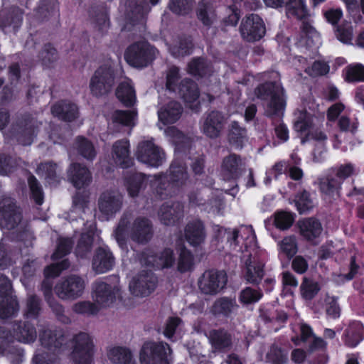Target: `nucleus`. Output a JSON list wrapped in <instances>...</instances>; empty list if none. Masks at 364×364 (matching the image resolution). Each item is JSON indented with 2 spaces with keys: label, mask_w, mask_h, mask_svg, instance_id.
<instances>
[{
  "label": "nucleus",
  "mask_w": 364,
  "mask_h": 364,
  "mask_svg": "<svg viewBox=\"0 0 364 364\" xmlns=\"http://www.w3.org/2000/svg\"><path fill=\"white\" fill-rule=\"evenodd\" d=\"M255 96L262 100H268L265 114L269 117L279 115L285 107L284 89L278 82H265L255 90Z\"/></svg>",
  "instance_id": "1"
},
{
  "label": "nucleus",
  "mask_w": 364,
  "mask_h": 364,
  "mask_svg": "<svg viewBox=\"0 0 364 364\" xmlns=\"http://www.w3.org/2000/svg\"><path fill=\"white\" fill-rule=\"evenodd\" d=\"M187 180L186 167L178 162H174L171 165L168 176H158L154 181V186L156 187L157 193L161 196H171L174 193L171 189L184 185Z\"/></svg>",
  "instance_id": "2"
},
{
  "label": "nucleus",
  "mask_w": 364,
  "mask_h": 364,
  "mask_svg": "<svg viewBox=\"0 0 364 364\" xmlns=\"http://www.w3.org/2000/svg\"><path fill=\"white\" fill-rule=\"evenodd\" d=\"M172 350L164 342H146L140 350L141 364H169Z\"/></svg>",
  "instance_id": "3"
},
{
  "label": "nucleus",
  "mask_w": 364,
  "mask_h": 364,
  "mask_svg": "<svg viewBox=\"0 0 364 364\" xmlns=\"http://www.w3.org/2000/svg\"><path fill=\"white\" fill-rule=\"evenodd\" d=\"M37 338V331L33 324L28 321H14L12 325V333L3 327H0V343L16 340L23 343H33Z\"/></svg>",
  "instance_id": "4"
},
{
  "label": "nucleus",
  "mask_w": 364,
  "mask_h": 364,
  "mask_svg": "<svg viewBox=\"0 0 364 364\" xmlns=\"http://www.w3.org/2000/svg\"><path fill=\"white\" fill-rule=\"evenodd\" d=\"M92 296L100 309L111 307L122 299V289L117 283L96 282L93 284Z\"/></svg>",
  "instance_id": "5"
},
{
  "label": "nucleus",
  "mask_w": 364,
  "mask_h": 364,
  "mask_svg": "<svg viewBox=\"0 0 364 364\" xmlns=\"http://www.w3.org/2000/svg\"><path fill=\"white\" fill-rule=\"evenodd\" d=\"M158 50L145 41L137 42L131 45L126 50V61L135 68L147 66L155 58Z\"/></svg>",
  "instance_id": "6"
},
{
  "label": "nucleus",
  "mask_w": 364,
  "mask_h": 364,
  "mask_svg": "<svg viewBox=\"0 0 364 364\" xmlns=\"http://www.w3.org/2000/svg\"><path fill=\"white\" fill-rule=\"evenodd\" d=\"M115 82L112 68L107 65L98 68L90 80V90L92 95L102 97L109 93Z\"/></svg>",
  "instance_id": "7"
},
{
  "label": "nucleus",
  "mask_w": 364,
  "mask_h": 364,
  "mask_svg": "<svg viewBox=\"0 0 364 364\" xmlns=\"http://www.w3.org/2000/svg\"><path fill=\"white\" fill-rule=\"evenodd\" d=\"M85 288V280L80 276L73 274L58 282L54 291L63 300H75L82 295Z\"/></svg>",
  "instance_id": "8"
},
{
  "label": "nucleus",
  "mask_w": 364,
  "mask_h": 364,
  "mask_svg": "<svg viewBox=\"0 0 364 364\" xmlns=\"http://www.w3.org/2000/svg\"><path fill=\"white\" fill-rule=\"evenodd\" d=\"M135 155L139 161L153 167L161 166L166 159L164 150L153 139L140 141Z\"/></svg>",
  "instance_id": "9"
},
{
  "label": "nucleus",
  "mask_w": 364,
  "mask_h": 364,
  "mask_svg": "<svg viewBox=\"0 0 364 364\" xmlns=\"http://www.w3.org/2000/svg\"><path fill=\"white\" fill-rule=\"evenodd\" d=\"M72 359L74 364H90L92 362L93 343L87 333H80L74 338Z\"/></svg>",
  "instance_id": "10"
},
{
  "label": "nucleus",
  "mask_w": 364,
  "mask_h": 364,
  "mask_svg": "<svg viewBox=\"0 0 364 364\" xmlns=\"http://www.w3.org/2000/svg\"><path fill=\"white\" fill-rule=\"evenodd\" d=\"M123 205V195L118 190H107L102 192L97 202L100 212L108 220L119 212Z\"/></svg>",
  "instance_id": "11"
},
{
  "label": "nucleus",
  "mask_w": 364,
  "mask_h": 364,
  "mask_svg": "<svg viewBox=\"0 0 364 364\" xmlns=\"http://www.w3.org/2000/svg\"><path fill=\"white\" fill-rule=\"evenodd\" d=\"M227 283V277L224 272L216 270L205 271L198 279V287L205 294H218Z\"/></svg>",
  "instance_id": "12"
},
{
  "label": "nucleus",
  "mask_w": 364,
  "mask_h": 364,
  "mask_svg": "<svg viewBox=\"0 0 364 364\" xmlns=\"http://www.w3.org/2000/svg\"><path fill=\"white\" fill-rule=\"evenodd\" d=\"M240 31L242 37L247 41H255L262 38L265 34V26L262 18L251 14L242 20Z\"/></svg>",
  "instance_id": "13"
},
{
  "label": "nucleus",
  "mask_w": 364,
  "mask_h": 364,
  "mask_svg": "<svg viewBox=\"0 0 364 364\" xmlns=\"http://www.w3.org/2000/svg\"><path fill=\"white\" fill-rule=\"evenodd\" d=\"M21 215L14 200L5 198L0 202V226L8 230L14 229L20 223Z\"/></svg>",
  "instance_id": "14"
},
{
  "label": "nucleus",
  "mask_w": 364,
  "mask_h": 364,
  "mask_svg": "<svg viewBox=\"0 0 364 364\" xmlns=\"http://www.w3.org/2000/svg\"><path fill=\"white\" fill-rule=\"evenodd\" d=\"M157 279L151 272H142L134 277L129 284L132 294L136 296L149 295L156 288Z\"/></svg>",
  "instance_id": "15"
},
{
  "label": "nucleus",
  "mask_w": 364,
  "mask_h": 364,
  "mask_svg": "<svg viewBox=\"0 0 364 364\" xmlns=\"http://www.w3.org/2000/svg\"><path fill=\"white\" fill-rule=\"evenodd\" d=\"M226 119L222 113L212 111L205 117L201 126L202 132L208 137L215 139L220 136Z\"/></svg>",
  "instance_id": "16"
},
{
  "label": "nucleus",
  "mask_w": 364,
  "mask_h": 364,
  "mask_svg": "<svg viewBox=\"0 0 364 364\" xmlns=\"http://www.w3.org/2000/svg\"><path fill=\"white\" fill-rule=\"evenodd\" d=\"M141 262L148 266L156 267L159 269L168 268L175 262L173 252L170 248H166L157 256L151 251H146L142 254Z\"/></svg>",
  "instance_id": "17"
},
{
  "label": "nucleus",
  "mask_w": 364,
  "mask_h": 364,
  "mask_svg": "<svg viewBox=\"0 0 364 364\" xmlns=\"http://www.w3.org/2000/svg\"><path fill=\"white\" fill-rule=\"evenodd\" d=\"M152 225L146 218H137L132 223L130 237L139 243L147 242L152 237Z\"/></svg>",
  "instance_id": "18"
},
{
  "label": "nucleus",
  "mask_w": 364,
  "mask_h": 364,
  "mask_svg": "<svg viewBox=\"0 0 364 364\" xmlns=\"http://www.w3.org/2000/svg\"><path fill=\"white\" fill-rule=\"evenodd\" d=\"M114 264V257L107 247L96 250L92 263L93 271L96 274H103L110 270Z\"/></svg>",
  "instance_id": "19"
},
{
  "label": "nucleus",
  "mask_w": 364,
  "mask_h": 364,
  "mask_svg": "<svg viewBox=\"0 0 364 364\" xmlns=\"http://www.w3.org/2000/svg\"><path fill=\"white\" fill-rule=\"evenodd\" d=\"M39 127L38 122L33 117L23 119L18 126L16 139L22 145H30L36 136Z\"/></svg>",
  "instance_id": "20"
},
{
  "label": "nucleus",
  "mask_w": 364,
  "mask_h": 364,
  "mask_svg": "<svg viewBox=\"0 0 364 364\" xmlns=\"http://www.w3.org/2000/svg\"><path fill=\"white\" fill-rule=\"evenodd\" d=\"M112 156L117 166L127 168L132 164L129 143L127 139L117 141L112 146Z\"/></svg>",
  "instance_id": "21"
},
{
  "label": "nucleus",
  "mask_w": 364,
  "mask_h": 364,
  "mask_svg": "<svg viewBox=\"0 0 364 364\" xmlns=\"http://www.w3.org/2000/svg\"><path fill=\"white\" fill-rule=\"evenodd\" d=\"M245 168V163L240 156L231 154L224 158L222 163V171L227 179L238 178Z\"/></svg>",
  "instance_id": "22"
},
{
  "label": "nucleus",
  "mask_w": 364,
  "mask_h": 364,
  "mask_svg": "<svg viewBox=\"0 0 364 364\" xmlns=\"http://www.w3.org/2000/svg\"><path fill=\"white\" fill-rule=\"evenodd\" d=\"M183 206L178 202L171 204L165 203L159 210V218L162 223L166 225L174 224L183 216Z\"/></svg>",
  "instance_id": "23"
},
{
  "label": "nucleus",
  "mask_w": 364,
  "mask_h": 364,
  "mask_svg": "<svg viewBox=\"0 0 364 364\" xmlns=\"http://www.w3.org/2000/svg\"><path fill=\"white\" fill-rule=\"evenodd\" d=\"M68 178L70 181L77 188H81L88 186L92 180L89 170L80 164H72L68 169Z\"/></svg>",
  "instance_id": "24"
},
{
  "label": "nucleus",
  "mask_w": 364,
  "mask_h": 364,
  "mask_svg": "<svg viewBox=\"0 0 364 364\" xmlns=\"http://www.w3.org/2000/svg\"><path fill=\"white\" fill-rule=\"evenodd\" d=\"M208 337L214 351L226 350L232 346V336L223 328L210 331Z\"/></svg>",
  "instance_id": "25"
},
{
  "label": "nucleus",
  "mask_w": 364,
  "mask_h": 364,
  "mask_svg": "<svg viewBox=\"0 0 364 364\" xmlns=\"http://www.w3.org/2000/svg\"><path fill=\"white\" fill-rule=\"evenodd\" d=\"M264 263L257 257L250 256L245 262L246 272L245 278L247 282L252 284L259 283L264 275Z\"/></svg>",
  "instance_id": "26"
},
{
  "label": "nucleus",
  "mask_w": 364,
  "mask_h": 364,
  "mask_svg": "<svg viewBox=\"0 0 364 364\" xmlns=\"http://www.w3.org/2000/svg\"><path fill=\"white\" fill-rule=\"evenodd\" d=\"M51 113L61 120L73 121L78 116V108L74 103L61 101L52 106Z\"/></svg>",
  "instance_id": "27"
},
{
  "label": "nucleus",
  "mask_w": 364,
  "mask_h": 364,
  "mask_svg": "<svg viewBox=\"0 0 364 364\" xmlns=\"http://www.w3.org/2000/svg\"><path fill=\"white\" fill-rule=\"evenodd\" d=\"M182 107L178 102L171 101L158 112L159 120L164 125L173 124L181 117Z\"/></svg>",
  "instance_id": "28"
},
{
  "label": "nucleus",
  "mask_w": 364,
  "mask_h": 364,
  "mask_svg": "<svg viewBox=\"0 0 364 364\" xmlns=\"http://www.w3.org/2000/svg\"><path fill=\"white\" fill-rule=\"evenodd\" d=\"M124 185L131 197H136L147 185V178L142 173L130 172L125 176Z\"/></svg>",
  "instance_id": "29"
},
{
  "label": "nucleus",
  "mask_w": 364,
  "mask_h": 364,
  "mask_svg": "<svg viewBox=\"0 0 364 364\" xmlns=\"http://www.w3.org/2000/svg\"><path fill=\"white\" fill-rule=\"evenodd\" d=\"M176 92L187 104L196 102L200 96L198 85L192 80L188 78L181 81Z\"/></svg>",
  "instance_id": "30"
},
{
  "label": "nucleus",
  "mask_w": 364,
  "mask_h": 364,
  "mask_svg": "<svg viewBox=\"0 0 364 364\" xmlns=\"http://www.w3.org/2000/svg\"><path fill=\"white\" fill-rule=\"evenodd\" d=\"M206 234L203 224L200 220L189 223L185 229L186 240L193 246H197L204 242Z\"/></svg>",
  "instance_id": "31"
},
{
  "label": "nucleus",
  "mask_w": 364,
  "mask_h": 364,
  "mask_svg": "<svg viewBox=\"0 0 364 364\" xmlns=\"http://www.w3.org/2000/svg\"><path fill=\"white\" fill-rule=\"evenodd\" d=\"M65 336L61 329L46 328L40 333V341L46 348H58L65 342Z\"/></svg>",
  "instance_id": "32"
},
{
  "label": "nucleus",
  "mask_w": 364,
  "mask_h": 364,
  "mask_svg": "<svg viewBox=\"0 0 364 364\" xmlns=\"http://www.w3.org/2000/svg\"><path fill=\"white\" fill-rule=\"evenodd\" d=\"M125 6L127 18L133 21L141 20L149 11L144 0H128Z\"/></svg>",
  "instance_id": "33"
},
{
  "label": "nucleus",
  "mask_w": 364,
  "mask_h": 364,
  "mask_svg": "<svg viewBox=\"0 0 364 364\" xmlns=\"http://www.w3.org/2000/svg\"><path fill=\"white\" fill-rule=\"evenodd\" d=\"M298 225L301 235L308 240L317 238L323 230L321 223L312 218L299 221Z\"/></svg>",
  "instance_id": "34"
},
{
  "label": "nucleus",
  "mask_w": 364,
  "mask_h": 364,
  "mask_svg": "<svg viewBox=\"0 0 364 364\" xmlns=\"http://www.w3.org/2000/svg\"><path fill=\"white\" fill-rule=\"evenodd\" d=\"M107 358L114 364H135L131 350L123 346L110 347Z\"/></svg>",
  "instance_id": "35"
},
{
  "label": "nucleus",
  "mask_w": 364,
  "mask_h": 364,
  "mask_svg": "<svg viewBox=\"0 0 364 364\" xmlns=\"http://www.w3.org/2000/svg\"><path fill=\"white\" fill-rule=\"evenodd\" d=\"M117 98L126 106L129 107L136 101L135 91L131 85V80L126 79L122 81L116 90Z\"/></svg>",
  "instance_id": "36"
},
{
  "label": "nucleus",
  "mask_w": 364,
  "mask_h": 364,
  "mask_svg": "<svg viewBox=\"0 0 364 364\" xmlns=\"http://www.w3.org/2000/svg\"><path fill=\"white\" fill-rule=\"evenodd\" d=\"M364 328L359 322L351 323L345 333V343L349 347L356 346L363 338Z\"/></svg>",
  "instance_id": "37"
},
{
  "label": "nucleus",
  "mask_w": 364,
  "mask_h": 364,
  "mask_svg": "<svg viewBox=\"0 0 364 364\" xmlns=\"http://www.w3.org/2000/svg\"><path fill=\"white\" fill-rule=\"evenodd\" d=\"M247 138V131L240 127L237 122L233 121L229 126L228 140L237 148H242Z\"/></svg>",
  "instance_id": "38"
},
{
  "label": "nucleus",
  "mask_w": 364,
  "mask_h": 364,
  "mask_svg": "<svg viewBox=\"0 0 364 364\" xmlns=\"http://www.w3.org/2000/svg\"><path fill=\"white\" fill-rule=\"evenodd\" d=\"M341 181L336 177L326 176L318 180L319 188L321 193L329 196L338 195L341 186Z\"/></svg>",
  "instance_id": "39"
},
{
  "label": "nucleus",
  "mask_w": 364,
  "mask_h": 364,
  "mask_svg": "<svg viewBox=\"0 0 364 364\" xmlns=\"http://www.w3.org/2000/svg\"><path fill=\"white\" fill-rule=\"evenodd\" d=\"M197 16L204 26H210L215 20L216 15L211 4L201 1L198 4Z\"/></svg>",
  "instance_id": "40"
},
{
  "label": "nucleus",
  "mask_w": 364,
  "mask_h": 364,
  "mask_svg": "<svg viewBox=\"0 0 364 364\" xmlns=\"http://www.w3.org/2000/svg\"><path fill=\"white\" fill-rule=\"evenodd\" d=\"M287 6V14L289 16L304 20L309 16L308 11L303 0H291Z\"/></svg>",
  "instance_id": "41"
},
{
  "label": "nucleus",
  "mask_w": 364,
  "mask_h": 364,
  "mask_svg": "<svg viewBox=\"0 0 364 364\" xmlns=\"http://www.w3.org/2000/svg\"><path fill=\"white\" fill-rule=\"evenodd\" d=\"M18 309L16 298L11 296H5L0 300V318H6L14 316Z\"/></svg>",
  "instance_id": "42"
},
{
  "label": "nucleus",
  "mask_w": 364,
  "mask_h": 364,
  "mask_svg": "<svg viewBox=\"0 0 364 364\" xmlns=\"http://www.w3.org/2000/svg\"><path fill=\"white\" fill-rule=\"evenodd\" d=\"M320 291V286L318 282L304 277L300 286V292L302 298L305 300L313 299Z\"/></svg>",
  "instance_id": "43"
},
{
  "label": "nucleus",
  "mask_w": 364,
  "mask_h": 364,
  "mask_svg": "<svg viewBox=\"0 0 364 364\" xmlns=\"http://www.w3.org/2000/svg\"><path fill=\"white\" fill-rule=\"evenodd\" d=\"M213 308L215 314L228 316L237 309V305L235 300L222 298L215 302Z\"/></svg>",
  "instance_id": "44"
},
{
  "label": "nucleus",
  "mask_w": 364,
  "mask_h": 364,
  "mask_svg": "<svg viewBox=\"0 0 364 364\" xmlns=\"http://www.w3.org/2000/svg\"><path fill=\"white\" fill-rule=\"evenodd\" d=\"M166 136L171 138L173 143L180 148L188 146L191 143V139L184 135L181 132L175 127H168L164 129Z\"/></svg>",
  "instance_id": "45"
},
{
  "label": "nucleus",
  "mask_w": 364,
  "mask_h": 364,
  "mask_svg": "<svg viewBox=\"0 0 364 364\" xmlns=\"http://www.w3.org/2000/svg\"><path fill=\"white\" fill-rule=\"evenodd\" d=\"M37 173L45 177L49 183L58 182L57 165L52 162L41 164L37 168Z\"/></svg>",
  "instance_id": "46"
},
{
  "label": "nucleus",
  "mask_w": 364,
  "mask_h": 364,
  "mask_svg": "<svg viewBox=\"0 0 364 364\" xmlns=\"http://www.w3.org/2000/svg\"><path fill=\"white\" fill-rule=\"evenodd\" d=\"M78 153L87 159H93L96 156V150L93 144L82 136H78L76 139Z\"/></svg>",
  "instance_id": "47"
},
{
  "label": "nucleus",
  "mask_w": 364,
  "mask_h": 364,
  "mask_svg": "<svg viewBox=\"0 0 364 364\" xmlns=\"http://www.w3.org/2000/svg\"><path fill=\"white\" fill-rule=\"evenodd\" d=\"M188 70L191 75L203 77L209 73L210 68L203 58H198L189 63Z\"/></svg>",
  "instance_id": "48"
},
{
  "label": "nucleus",
  "mask_w": 364,
  "mask_h": 364,
  "mask_svg": "<svg viewBox=\"0 0 364 364\" xmlns=\"http://www.w3.org/2000/svg\"><path fill=\"white\" fill-rule=\"evenodd\" d=\"M193 45L191 40L188 38L179 39L169 50L172 55L176 58L188 55L192 49Z\"/></svg>",
  "instance_id": "49"
},
{
  "label": "nucleus",
  "mask_w": 364,
  "mask_h": 364,
  "mask_svg": "<svg viewBox=\"0 0 364 364\" xmlns=\"http://www.w3.org/2000/svg\"><path fill=\"white\" fill-rule=\"evenodd\" d=\"M72 309L76 314L87 316L95 315L100 311L97 304L90 301H78L73 304Z\"/></svg>",
  "instance_id": "50"
},
{
  "label": "nucleus",
  "mask_w": 364,
  "mask_h": 364,
  "mask_svg": "<svg viewBox=\"0 0 364 364\" xmlns=\"http://www.w3.org/2000/svg\"><path fill=\"white\" fill-rule=\"evenodd\" d=\"M193 7L192 0H170L169 9L178 15H186L191 11Z\"/></svg>",
  "instance_id": "51"
},
{
  "label": "nucleus",
  "mask_w": 364,
  "mask_h": 364,
  "mask_svg": "<svg viewBox=\"0 0 364 364\" xmlns=\"http://www.w3.org/2000/svg\"><path fill=\"white\" fill-rule=\"evenodd\" d=\"M279 248L282 253L288 258L293 257L298 250L296 239L294 236H288L284 237L279 242Z\"/></svg>",
  "instance_id": "52"
},
{
  "label": "nucleus",
  "mask_w": 364,
  "mask_h": 364,
  "mask_svg": "<svg viewBox=\"0 0 364 364\" xmlns=\"http://www.w3.org/2000/svg\"><path fill=\"white\" fill-rule=\"evenodd\" d=\"M346 80L348 82H364V65H350L346 70Z\"/></svg>",
  "instance_id": "53"
},
{
  "label": "nucleus",
  "mask_w": 364,
  "mask_h": 364,
  "mask_svg": "<svg viewBox=\"0 0 364 364\" xmlns=\"http://www.w3.org/2000/svg\"><path fill=\"white\" fill-rule=\"evenodd\" d=\"M287 353L273 345L266 355V360L271 364H284L287 361Z\"/></svg>",
  "instance_id": "54"
},
{
  "label": "nucleus",
  "mask_w": 364,
  "mask_h": 364,
  "mask_svg": "<svg viewBox=\"0 0 364 364\" xmlns=\"http://www.w3.org/2000/svg\"><path fill=\"white\" fill-rule=\"evenodd\" d=\"M294 202L300 214L308 213L314 207L309 193L305 191L296 196Z\"/></svg>",
  "instance_id": "55"
},
{
  "label": "nucleus",
  "mask_w": 364,
  "mask_h": 364,
  "mask_svg": "<svg viewBox=\"0 0 364 364\" xmlns=\"http://www.w3.org/2000/svg\"><path fill=\"white\" fill-rule=\"evenodd\" d=\"M41 301L35 295H30L26 300L25 314L28 318H36L41 312Z\"/></svg>",
  "instance_id": "56"
},
{
  "label": "nucleus",
  "mask_w": 364,
  "mask_h": 364,
  "mask_svg": "<svg viewBox=\"0 0 364 364\" xmlns=\"http://www.w3.org/2000/svg\"><path fill=\"white\" fill-rule=\"evenodd\" d=\"M22 21V12L16 7H12L8 12L6 16L1 20L3 26H13L14 28L18 27Z\"/></svg>",
  "instance_id": "57"
},
{
  "label": "nucleus",
  "mask_w": 364,
  "mask_h": 364,
  "mask_svg": "<svg viewBox=\"0 0 364 364\" xmlns=\"http://www.w3.org/2000/svg\"><path fill=\"white\" fill-rule=\"evenodd\" d=\"M134 117L135 114L134 112L117 110L112 115V120L116 123L133 127L134 126Z\"/></svg>",
  "instance_id": "58"
},
{
  "label": "nucleus",
  "mask_w": 364,
  "mask_h": 364,
  "mask_svg": "<svg viewBox=\"0 0 364 364\" xmlns=\"http://www.w3.org/2000/svg\"><path fill=\"white\" fill-rule=\"evenodd\" d=\"M38 58L44 65L50 66L58 59L57 51L50 45H45L42 50L40 52Z\"/></svg>",
  "instance_id": "59"
},
{
  "label": "nucleus",
  "mask_w": 364,
  "mask_h": 364,
  "mask_svg": "<svg viewBox=\"0 0 364 364\" xmlns=\"http://www.w3.org/2000/svg\"><path fill=\"white\" fill-rule=\"evenodd\" d=\"M92 244V239L90 234H82L79 240L75 253L77 257H83L90 252Z\"/></svg>",
  "instance_id": "60"
},
{
  "label": "nucleus",
  "mask_w": 364,
  "mask_h": 364,
  "mask_svg": "<svg viewBox=\"0 0 364 364\" xmlns=\"http://www.w3.org/2000/svg\"><path fill=\"white\" fill-rule=\"evenodd\" d=\"M262 296V293L257 289L247 287L240 292V300L245 304L258 301Z\"/></svg>",
  "instance_id": "61"
},
{
  "label": "nucleus",
  "mask_w": 364,
  "mask_h": 364,
  "mask_svg": "<svg viewBox=\"0 0 364 364\" xmlns=\"http://www.w3.org/2000/svg\"><path fill=\"white\" fill-rule=\"evenodd\" d=\"M179 68L176 66H171L166 72V88L173 92H176L178 85L177 84L180 79Z\"/></svg>",
  "instance_id": "62"
},
{
  "label": "nucleus",
  "mask_w": 364,
  "mask_h": 364,
  "mask_svg": "<svg viewBox=\"0 0 364 364\" xmlns=\"http://www.w3.org/2000/svg\"><path fill=\"white\" fill-rule=\"evenodd\" d=\"M353 35V26L350 23H343L338 26L336 31L337 38L344 43H350Z\"/></svg>",
  "instance_id": "63"
},
{
  "label": "nucleus",
  "mask_w": 364,
  "mask_h": 364,
  "mask_svg": "<svg viewBox=\"0 0 364 364\" xmlns=\"http://www.w3.org/2000/svg\"><path fill=\"white\" fill-rule=\"evenodd\" d=\"M73 242L70 238H60L55 252L52 257L54 259L60 258L70 252Z\"/></svg>",
  "instance_id": "64"
}]
</instances>
